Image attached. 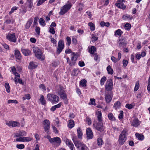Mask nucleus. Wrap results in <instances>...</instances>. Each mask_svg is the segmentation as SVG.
I'll use <instances>...</instances> for the list:
<instances>
[{"label":"nucleus","mask_w":150,"mask_h":150,"mask_svg":"<svg viewBox=\"0 0 150 150\" xmlns=\"http://www.w3.org/2000/svg\"><path fill=\"white\" fill-rule=\"evenodd\" d=\"M127 130L126 129H124L121 132L120 134L118 142L120 144H123L126 140L127 137Z\"/></svg>","instance_id":"obj_1"},{"label":"nucleus","mask_w":150,"mask_h":150,"mask_svg":"<svg viewBox=\"0 0 150 150\" xmlns=\"http://www.w3.org/2000/svg\"><path fill=\"white\" fill-rule=\"evenodd\" d=\"M47 98L48 100L52 103H57L59 100V97L53 94H48Z\"/></svg>","instance_id":"obj_2"},{"label":"nucleus","mask_w":150,"mask_h":150,"mask_svg":"<svg viewBox=\"0 0 150 150\" xmlns=\"http://www.w3.org/2000/svg\"><path fill=\"white\" fill-rule=\"evenodd\" d=\"M72 6L71 3L66 4L61 7V10L59 12L60 15H62L67 13L70 9Z\"/></svg>","instance_id":"obj_3"},{"label":"nucleus","mask_w":150,"mask_h":150,"mask_svg":"<svg viewBox=\"0 0 150 150\" xmlns=\"http://www.w3.org/2000/svg\"><path fill=\"white\" fill-rule=\"evenodd\" d=\"M113 86L112 80L111 79H108L106 82L105 86V90L109 91H111L112 89Z\"/></svg>","instance_id":"obj_4"},{"label":"nucleus","mask_w":150,"mask_h":150,"mask_svg":"<svg viewBox=\"0 0 150 150\" xmlns=\"http://www.w3.org/2000/svg\"><path fill=\"white\" fill-rule=\"evenodd\" d=\"M64 47V42L63 40H60L58 42V44L57 50V54H59L62 52Z\"/></svg>","instance_id":"obj_5"},{"label":"nucleus","mask_w":150,"mask_h":150,"mask_svg":"<svg viewBox=\"0 0 150 150\" xmlns=\"http://www.w3.org/2000/svg\"><path fill=\"white\" fill-rule=\"evenodd\" d=\"M72 139L75 146L77 148L79 149L80 147L81 148L82 146H86L85 144L82 143L79 141L76 137H73Z\"/></svg>","instance_id":"obj_6"},{"label":"nucleus","mask_w":150,"mask_h":150,"mask_svg":"<svg viewBox=\"0 0 150 150\" xmlns=\"http://www.w3.org/2000/svg\"><path fill=\"white\" fill-rule=\"evenodd\" d=\"M93 125L95 129L98 131L101 132L102 131L103 126L102 122L94 123Z\"/></svg>","instance_id":"obj_7"},{"label":"nucleus","mask_w":150,"mask_h":150,"mask_svg":"<svg viewBox=\"0 0 150 150\" xmlns=\"http://www.w3.org/2000/svg\"><path fill=\"white\" fill-rule=\"evenodd\" d=\"M125 2V0H118L117 2L115 4V6L119 8L124 9L126 8V6L123 3Z\"/></svg>","instance_id":"obj_8"},{"label":"nucleus","mask_w":150,"mask_h":150,"mask_svg":"<svg viewBox=\"0 0 150 150\" xmlns=\"http://www.w3.org/2000/svg\"><path fill=\"white\" fill-rule=\"evenodd\" d=\"M72 57L71 58V62H69V65L70 66H73L76 64V62L78 58V56L74 52H72L71 54Z\"/></svg>","instance_id":"obj_9"},{"label":"nucleus","mask_w":150,"mask_h":150,"mask_svg":"<svg viewBox=\"0 0 150 150\" xmlns=\"http://www.w3.org/2000/svg\"><path fill=\"white\" fill-rule=\"evenodd\" d=\"M33 50L36 57L37 58L39 59H41L42 52L38 48H34Z\"/></svg>","instance_id":"obj_10"},{"label":"nucleus","mask_w":150,"mask_h":150,"mask_svg":"<svg viewBox=\"0 0 150 150\" xmlns=\"http://www.w3.org/2000/svg\"><path fill=\"white\" fill-rule=\"evenodd\" d=\"M6 124L9 127L11 126L12 127L19 126L20 125L19 122L13 121H7L6 122Z\"/></svg>","instance_id":"obj_11"},{"label":"nucleus","mask_w":150,"mask_h":150,"mask_svg":"<svg viewBox=\"0 0 150 150\" xmlns=\"http://www.w3.org/2000/svg\"><path fill=\"white\" fill-rule=\"evenodd\" d=\"M6 38L9 41L13 42H15L16 41V39L15 37V33L8 34L6 36Z\"/></svg>","instance_id":"obj_12"},{"label":"nucleus","mask_w":150,"mask_h":150,"mask_svg":"<svg viewBox=\"0 0 150 150\" xmlns=\"http://www.w3.org/2000/svg\"><path fill=\"white\" fill-rule=\"evenodd\" d=\"M127 44V42L125 40V38H121L119 39L118 41V44L120 48L123 47L125 46Z\"/></svg>","instance_id":"obj_13"},{"label":"nucleus","mask_w":150,"mask_h":150,"mask_svg":"<svg viewBox=\"0 0 150 150\" xmlns=\"http://www.w3.org/2000/svg\"><path fill=\"white\" fill-rule=\"evenodd\" d=\"M50 142L52 144L55 143L56 144H59L61 142V140L60 138L56 137L52 138H50Z\"/></svg>","instance_id":"obj_14"},{"label":"nucleus","mask_w":150,"mask_h":150,"mask_svg":"<svg viewBox=\"0 0 150 150\" xmlns=\"http://www.w3.org/2000/svg\"><path fill=\"white\" fill-rule=\"evenodd\" d=\"M113 97L112 93H106L105 95V99L107 103H110L112 100Z\"/></svg>","instance_id":"obj_15"},{"label":"nucleus","mask_w":150,"mask_h":150,"mask_svg":"<svg viewBox=\"0 0 150 150\" xmlns=\"http://www.w3.org/2000/svg\"><path fill=\"white\" fill-rule=\"evenodd\" d=\"M86 134L87 138L88 139H91L93 138V134L92 130L90 128H87L86 130Z\"/></svg>","instance_id":"obj_16"},{"label":"nucleus","mask_w":150,"mask_h":150,"mask_svg":"<svg viewBox=\"0 0 150 150\" xmlns=\"http://www.w3.org/2000/svg\"><path fill=\"white\" fill-rule=\"evenodd\" d=\"M26 133L24 131H20L16 132L15 134V137H16L21 136H26Z\"/></svg>","instance_id":"obj_17"},{"label":"nucleus","mask_w":150,"mask_h":150,"mask_svg":"<svg viewBox=\"0 0 150 150\" xmlns=\"http://www.w3.org/2000/svg\"><path fill=\"white\" fill-rule=\"evenodd\" d=\"M56 88L57 90V92L59 95L65 91L63 89V87L61 86L60 85L57 86L56 87Z\"/></svg>","instance_id":"obj_18"},{"label":"nucleus","mask_w":150,"mask_h":150,"mask_svg":"<svg viewBox=\"0 0 150 150\" xmlns=\"http://www.w3.org/2000/svg\"><path fill=\"white\" fill-rule=\"evenodd\" d=\"M140 124V122L137 118H135L133 120L132 125L134 127H137Z\"/></svg>","instance_id":"obj_19"},{"label":"nucleus","mask_w":150,"mask_h":150,"mask_svg":"<svg viewBox=\"0 0 150 150\" xmlns=\"http://www.w3.org/2000/svg\"><path fill=\"white\" fill-rule=\"evenodd\" d=\"M21 50L23 54L25 56L29 55L31 53L30 51L28 49L22 48Z\"/></svg>","instance_id":"obj_20"},{"label":"nucleus","mask_w":150,"mask_h":150,"mask_svg":"<svg viewBox=\"0 0 150 150\" xmlns=\"http://www.w3.org/2000/svg\"><path fill=\"white\" fill-rule=\"evenodd\" d=\"M66 144L69 147L71 150H74V145L71 141L67 139L66 140Z\"/></svg>","instance_id":"obj_21"},{"label":"nucleus","mask_w":150,"mask_h":150,"mask_svg":"<svg viewBox=\"0 0 150 150\" xmlns=\"http://www.w3.org/2000/svg\"><path fill=\"white\" fill-rule=\"evenodd\" d=\"M15 55L16 58L19 59L20 60L21 58V54L20 53V51L18 50H15Z\"/></svg>","instance_id":"obj_22"},{"label":"nucleus","mask_w":150,"mask_h":150,"mask_svg":"<svg viewBox=\"0 0 150 150\" xmlns=\"http://www.w3.org/2000/svg\"><path fill=\"white\" fill-rule=\"evenodd\" d=\"M135 135L136 137L138 139L141 141L143 140L144 139V135L141 134L136 133L135 134Z\"/></svg>","instance_id":"obj_23"},{"label":"nucleus","mask_w":150,"mask_h":150,"mask_svg":"<svg viewBox=\"0 0 150 150\" xmlns=\"http://www.w3.org/2000/svg\"><path fill=\"white\" fill-rule=\"evenodd\" d=\"M77 132V133L78 137L79 138L81 139L83 135L82 130L80 127L78 128Z\"/></svg>","instance_id":"obj_24"},{"label":"nucleus","mask_w":150,"mask_h":150,"mask_svg":"<svg viewBox=\"0 0 150 150\" xmlns=\"http://www.w3.org/2000/svg\"><path fill=\"white\" fill-rule=\"evenodd\" d=\"M121 103L119 101L116 102L114 104L113 107L117 110L120 108L121 106Z\"/></svg>","instance_id":"obj_25"},{"label":"nucleus","mask_w":150,"mask_h":150,"mask_svg":"<svg viewBox=\"0 0 150 150\" xmlns=\"http://www.w3.org/2000/svg\"><path fill=\"white\" fill-rule=\"evenodd\" d=\"M96 47L94 46H92L88 49V52L91 54H95L94 52L96 51Z\"/></svg>","instance_id":"obj_26"},{"label":"nucleus","mask_w":150,"mask_h":150,"mask_svg":"<svg viewBox=\"0 0 150 150\" xmlns=\"http://www.w3.org/2000/svg\"><path fill=\"white\" fill-rule=\"evenodd\" d=\"M33 22V20L30 19L27 21V23L25 25V28L26 29H28L29 28Z\"/></svg>","instance_id":"obj_27"},{"label":"nucleus","mask_w":150,"mask_h":150,"mask_svg":"<svg viewBox=\"0 0 150 150\" xmlns=\"http://www.w3.org/2000/svg\"><path fill=\"white\" fill-rule=\"evenodd\" d=\"M97 118L98 121L99 122H101L102 120V117L101 113L100 111L98 112Z\"/></svg>","instance_id":"obj_28"},{"label":"nucleus","mask_w":150,"mask_h":150,"mask_svg":"<svg viewBox=\"0 0 150 150\" xmlns=\"http://www.w3.org/2000/svg\"><path fill=\"white\" fill-rule=\"evenodd\" d=\"M108 117L109 119L110 120L114 121L116 120L115 117L112 113H110L108 114Z\"/></svg>","instance_id":"obj_29"},{"label":"nucleus","mask_w":150,"mask_h":150,"mask_svg":"<svg viewBox=\"0 0 150 150\" xmlns=\"http://www.w3.org/2000/svg\"><path fill=\"white\" fill-rule=\"evenodd\" d=\"M39 100L42 105H44L46 104V101L43 95H40V98Z\"/></svg>","instance_id":"obj_30"},{"label":"nucleus","mask_w":150,"mask_h":150,"mask_svg":"<svg viewBox=\"0 0 150 150\" xmlns=\"http://www.w3.org/2000/svg\"><path fill=\"white\" fill-rule=\"evenodd\" d=\"M69 127L70 129L74 127V121L73 120H69Z\"/></svg>","instance_id":"obj_31"},{"label":"nucleus","mask_w":150,"mask_h":150,"mask_svg":"<svg viewBox=\"0 0 150 150\" xmlns=\"http://www.w3.org/2000/svg\"><path fill=\"white\" fill-rule=\"evenodd\" d=\"M37 67V65L35 64L33 62H30L28 66V68L30 69H35Z\"/></svg>","instance_id":"obj_32"},{"label":"nucleus","mask_w":150,"mask_h":150,"mask_svg":"<svg viewBox=\"0 0 150 150\" xmlns=\"http://www.w3.org/2000/svg\"><path fill=\"white\" fill-rule=\"evenodd\" d=\"M107 70L108 74H113V69L111 68L110 65H108V66L107 67Z\"/></svg>","instance_id":"obj_33"},{"label":"nucleus","mask_w":150,"mask_h":150,"mask_svg":"<svg viewBox=\"0 0 150 150\" xmlns=\"http://www.w3.org/2000/svg\"><path fill=\"white\" fill-rule=\"evenodd\" d=\"M5 86L6 89V91L8 93L10 92V87L8 83H6L5 84Z\"/></svg>","instance_id":"obj_34"},{"label":"nucleus","mask_w":150,"mask_h":150,"mask_svg":"<svg viewBox=\"0 0 150 150\" xmlns=\"http://www.w3.org/2000/svg\"><path fill=\"white\" fill-rule=\"evenodd\" d=\"M139 81H137L135 83V85L134 89V91H137L139 88Z\"/></svg>","instance_id":"obj_35"},{"label":"nucleus","mask_w":150,"mask_h":150,"mask_svg":"<svg viewBox=\"0 0 150 150\" xmlns=\"http://www.w3.org/2000/svg\"><path fill=\"white\" fill-rule=\"evenodd\" d=\"M88 25L90 27V29L92 31H94L95 30V27L94 24L92 22L88 23Z\"/></svg>","instance_id":"obj_36"},{"label":"nucleus","mask_w":150,"mask_h":150,"mask_svg":"<svg viewBox=\"0 0 150 150\" xmlns=\"http://www.w3.org/2000/svg\"><path fill=\"white\" fill-rule=\"evenodd\" d=\"M100 25L102 27L105 26L108 27L110 25V23L109 22L105 23L104 21H101L100 23Z\"/></svg>","instance_id":"obj_37"},{"label":"nucleus","mask_w":150,"mask_h":150,"mask_svg":"<svg viewBox=\"0 0 150 150\" xmlns=\"http://www.w3.org/2000/svg\"><path fill=\"white\" fill-rule=\"evenodd\" d=\"M39 22L40 24L42 26H44L46 25L45 20L42 18H40V19Z\"/></svg>","instance_id":"obj_38"},{"label":"nucleus","mask_w":150,"mask_h":150,"mask_svg":"<svg viewBox=\"0 0 150 150\" xmlns=\"http://www.w3.org/2000/svg\"><path fill=\"white\" fill-rule=\"evenodd\" d=\"M123 32L121 31L120 29H118L115 31V34L116 35H118L119 36H121V35Z\"/></svg>","instance_id":"obj_39"},{"label":"nucleus","mask_w":150,"mask_h":150,"mask_svg":"<svg viewBox=\"0 0 150 150\" xmlns=\"http://www.w3.org/2000/svg\"><path fill=\"white\" fill-rule=\"evenodd\" d=\"M80 83L82 86H86V81L85 79H82L80 81Z\"/></svg>","instance_id":"obj_40"},{"label":"nucleus","mask_w":150,"mask_h":150,"mask_svg":"<svg viewBox=\"0 0 150 150\" xmlns=\"http://www.w3.org/2000/svg\"><path fill=\"white\" fill-rule=\"evenodd\" d=\"M59 96L61 98H62V99H65L66 98H67V96L65 93V91L63 93L60 94Z\"/></svg>","instance_id":"obj_41"},{"label":"nucleus","mask_w":150,"mask_h":150,"mask_svg":"<svg viewBox=\"0 0 150 150\" xmlns=\"http://www.w3.org/2000/svg\"><path fill=\"white\" fill-rule=\"evenodd\" d=\"M97 144L99 146H101L103 144L102 139L100 138H98L97 139Z\"/></svg>","instance_id":"obj_42"},{"label":"nucleus","mask_w":150,"mask_h":150,"mask_svg":"<svg viewBox=\"0 0 150 150\" xmlns=\"http://www.w3.org/2000/svg\"><path fill=\"white\" fill-rule=\"evenodd\" d=\"M106 80V78L105 76H103L101 79L100 81V85H104V82Z\"/></svg>","instance_id":"obj_43"},{"label":"nucleus","mask_w":150,"mask_h":150,"mask_svg":"<svg viewBox=\"0 0 150 150\" xmlns=\"http://www.w3.org/2000/svg\"><path fill=\"white\" fill-rule=\"evenodd\" d=\"M131 28V24L127 23H126L125 25V29L127 30H129Z\"/></svg>","instance_id":"obj_44"},{"label":"nucleus","mask_w":150,"mask_h":150,"mask_svg":"<svg viewBox=\"0 0 150 150\" xmlns=\"http://www.w3.org/2000/svg\"><path fill=\"white\" fill-rule=\"evenodd\" d=\"M90 102L89 103V105H96L95 100L94 98H91L90 99Z\"/></svg>","instance_id":"obj_45"},{"label":"nucleus","mask_w":150,"mask_h":150,"mask_svg":"<svg viewBox=\"0 0 150 150\" xmlns=\"http://www.w3.org/2000/svg\"><path fill=\"white\" fill-rule=\"evenodd\" d=\"M32 139L29 137H23V142H28L30 141Z\"/></svg>","instance_id":"obj_46"},{"label":"nucleus","mask_w":150,"mask_h":150,"mask_svg":"<svg viewBox=\"0 0 150 150\" xmlns=\"http://www.w3.org/2000/svg\"><path fill=\"white\" fill-rule=\"evenodd\" d=\"M66 40L67 42V44L69 46L71 43V39L70 37L67 36L66 38Z\"/></svg>","instance_id":"obj_47"},{"label":"nucleus","mask_w":150,"mask_h":150,"mask_svg":"<svg viewBox=\"0 0 150 150\" xmlns=\"http://www.w3.org/2000/svg\"><path fill=\"white\" fill-rule=\"evenodd\" d=\"M25 146L23 144H17L16 147L20 149H22L24 148Z\"/></svg>","instance_id":"obj_48"},{"label":"nucleus","mask_w":150,"mask_h":150,"mask_svg":"<svg viewBox=\"0 0 150 150\" xmlns=\"http://www.w3.org/2000/svg\"><path fill=\"white\" fill-rule=\"evenodd\" d=\"M8 103H13L16 104L18 103L17 101L16 100H9L8 101Z\"/></svg>","instance_id":"obj_49"},{"label":"nucleus","mask_w":150,"mask_h":150,"mask_svg":"<svg viewBox=\"0 0 150 150\" xmlns=\"http://www.w3.org/2000/svg\"><path fill=\"white\" fill-rule=\"evenodd\" d=\"M50 30L49 32L52 34H54L55 33V31L54 30V29L53 27H50L49 28Z\"/></svg>","instance_id":"obj_50"},{"label":"nucleus","mask_w":150,"mask_h":150,"mask_svg":"<svg viewBox=\"0 0 150 150\" xmlns=\"http://www.w3.org/2000/svg\"><path fill=\"white\" fill-rule=\"evenodd\" d=\"M78 71V69H74L73 72L72 73V75L74 76H76L78 74V73L77 72Z\"/></svg>","instance_id":"obj_51"},{"label":"nucleus","mask_w":150,"mask_h":150,"mask_svg":"<svg viewBox=\"0 0 150 150\" xmlns=\"http://www.w3.org/2000/svg\"><path fill=\"white\" fill-rule=\"evenodd\" d=\"M18 7L16 6L13 7L11 9V11L9 12V14H11L13 13L15 10H16L17 9Z\"/></svg>","instance_id":"obj_52"},{"label":"nucleus","mask_w":150,"mask_h":150,"mask_svg":"<svg viewBox=\"0 0 150 150\" xmlns=\"http://www.w3.org/2000/svg\"><path fill=\"white\" fill-rule=\"evenodd\" d=\"M111 60L114 63H116L119 60L118 59V58L116 59V58L114 56L111 57Z\"/></svg>","instance_id":"obj_53"},{"label":"nucleus","mask_w":150,"mask_h":150,"mask_svg":"<svg viewBox=\"0 0 150 150\" xmlns=\"http://www.w3.org/2000/svg\"><path fill=\"white\" fill-rule=\"evenodd\" d=\"M30 96L29 94H28L25 95V96L23 98V100L27 99H30Z\"/></svg>","instance_id":"obj_54"},{"label":"nucleus","mask_w":150,"mask_h":150,"mask_svg":"<svg viewBox=\"0 0 150 150\" xmlns=\"http://www.w3.org/2000/svg\"><path fill=\"white\" fill-rule=\"evenodd\" d=\"M50 125H46V126L45 127V131L46 132H48L49 129L50 128Z\"/></svg>","instance_id":"obj_55"},{"label":"nucleus","mask_w":150,"mask_h":150,"mask_svg":"<svg viewBox=\"0 0 150 150\" xmlns=\"http://www.w3.org/2000/svg\"><path fill=\"white\" fill-rule=\"evenodd\" d=\"M120 113L118 117L119 119H122V118H123V112L122 111H120Z\"/></svg>","instance_id":"obj_56"},{"label":"nucleus","mask_w":150,"mask_h":150,"mask_svg":"<svg viewBox=\"0 0 150 150\" xmlns=\"http://www.w3.org/2000/svg\"><path fill=\"white\" fill-rule=\"evenodd\" d=\"M86 121L88 122V125H90L92 123L91 120L88 117H86Z\"/></svg>","instance_id":"obj_57"},{"label":"nucleus","mask_w":150,"mask_h":150,"mask_svg":"<svg viewBox=\"0 0 150 150\" xmlns=\"http://www.w3.org/2000/svg\"><path fill=\"white\" fill-rule=\"evenodd\" d=\"M40 28L38 26H36L35 28V32L38 35H39L40 33Z\"/></svg>","instance_id":"obj_58"},{"label":"nucleus","mask_w":150,"mask_h":150,"mask_svg":"<svg viewBox=\"0 0 150 150\" xmlns=\"http://www.w3.org/2000/svg\"><path fill=\"white\" fill-rule=\"evenodd\" d=\"M44 125L46 124V125H50V122L49 120L46 119L44 121Z\"/></svg>","instance_id":"obj_59"},{"label":"nucleus","mask_w":150,"mask_h":150,"mask_svg":"<svg viewBox=\"0 0 150 150\" xmlns=\"http://www.w3.org/2000/svg\"><path fill=\"white\" fill-rule=\"evenodd\" d=\"M122 18L125 20L127 19L128 18H129V19H131V18L130 17V16L129 15H124L122 17Z\"/></svg>","instance_id":"obj_60"},{"label":"nucleus","mask_w":150,"mask_h":150,"mask_svg":"<svg viewBox=\"0 0 150 150\" xmlns=\"http://www.w3.org/2000/svg\"><path fill=\"white\" fill-rule=\"evenodd\" d=\"M79 65L81 67H83L84 66V63L83 61H79Z\"/></svg>","instance_id":"obj_61"},{"label":"nucleus","mask_w":150,"mask_h":150,"mask_svg":"<svg viewBox=\"0 0 150 150\" xmlns=\"http://www.w3.org/2000/svg\"><path fill=\"white\" fill-rule=\"evenodd\" d=\"M123 66L124 67H125L128 63L127 61L126 60H123Z\"/></svg>","instance_id":"obj_62"},{"label":"nucleus","mask_w":150,"mask_h":150,"mask_svg":"<svg viewBox=\"0 0 150 150\" xmlns=\"http://www.w3.org/2000/svg\"><path fill=\"white\" fill-rule=\"evenodd\" d=\"M16 141L17 142H23V137H20L19 138L16 139Z\"/></svg>","instance_id":"obj_63"},{"label":"nucleus","mask_w":150,"mask_h":150,"mask_svg":"<svg viewBox=\"0 0 150 150\" xmlns=\"http://www.w3.org/2000/svg\"><path fill=\"white\" fill-rule=\"evenodd\" d=\"M38 17H36L35 18L33 22L34 25H36L37 23V22L38 21Z\"/></svg>","instance_id":"obj_64"}]
</instances>
